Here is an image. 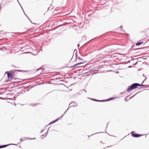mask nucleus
I'll use <instances>...</instances> for the list:
<instances>
[{"instance_id": "f257e3e1", "label": "nucleus", "mask_w": 149, "mask_h": 149, "mask_svg": "<svg viewBox=\"0 0 149 149\" xmlns=\"http://www.w3.org/2000/svg\"><path fill=\"white\" fill-rule=\"evenodd\" d=\"M139 84L137 83H134L132 84L130 87L128 88L127 89V91L128 92H130L134 89L137 88L138 86H139Z\"/></svg>"}, {"instance_id": "f03ea898", "label": "nucleus", "mask_w": 149, "mask_h": 149, "mask_svg": "<svg viewBox=\"0 0 149 149\" xmlns=\"http://www.w3.org/2000/svg\"><path fill=\"white\" fill-rule=\"evenodd\" d=\"M131 133L132 136L133 137L135 138H137L139 137L140 136L142 135L141 134H140L136 133H134V131H132Z\"/></svg>"}, {"instance_id": "7ed1b4c3", "label": "nucleus", "mask_w": 149, "mask_h": 149, "mask_svg": "<svg viewBox=\"0 0 149 149\" xmlns=\"http://www.w3.org/2000/svg\"><path fill=\"white\" fill-rule=\"evenodd\" d=\"M12 74L10 72H8L7 73V77L8 80L10 81L12 80Z\"/></svg>"}, {"instance_id": "20e7f679", "label": "nucleus", "mask_w": 149, "mask_h": 149, "mask_svg": "<svg viewBox=\"0 0 149 149\" xmlns=\"http://www.w3.org/2000/svg\"><path fill=\"white\" fill-rule=\"evenodd\" d=\"M69 106H70V107H76L77 106V103L75 102H72L69 104Z\"/></svg>"}, {"instance_id": "39448f33", "label": "nucleus", "mask_w": 149, "mask_h": 149, "mask_svg": "<svg viewBox=\"0 0 149 149\" xmlns=\"http://www.w3.org/2000/svg\"><path fill=\"white\" fill-rule=\"evenodd\" d=\"M69 109V108H68L66 110V111L63 114V115H62V116H61L60 117L61 118L63 116L65 113H66V111H68V110ZM60 117H59V118H57L56 119L54 120V123H55V122H57V121H58L59 119V118H60Z\"/></svg>"}, {"instance_id": "423d86ee", "label": "nucleus", "mask_w": 149, "mask_h": 149, "mask_svg": "<svg viewBox=\"0 0 149 149\" xmlns=\"http://www.w3.org/2000/svg\"><path fill=\"white\" fill-rule=\"evenodd\" d=\"M10 145H15V144H8V145H5L0 146V148H3L6 147H7L8 146Z\"/></svg>"}, {"instance_id": "0eeeda50", "label": "nucleus", "mask_w": 149, "mask_h": 149, "mask_svg": "<svg viewBox=\"0 0 149 149\" xmlns=\"http://www.w3.org/2000/svg\"><path fill=\"white\" fill-rule=\"evenodd\" d=\"M91 100H93L94 101H97V102H105V100H97L96 99H93V98L91 99Z\"/></svg>"}, {"instance_id": "6e6552de", "label": "nucleus", "mask_w": 149, "mask_h": 149, "mask_svg": "<svg viewBox=\"0 0 149 149\" xmlns=\"http://www.w3.org/2000/svg\"><path fill=\"white\" fill-rule=\"evenodd\" d=\"M44 69L43 66H42L39 69H37V71H38L40 70H41V71L40 72V73H41V72L44 71Z\"/></svg>"}, {"instance_id": "1a4fd4ad", "label": "nucleus", "mask_w": 149, "mask_h": 149, "mask_svg": "<svg viewBox=\"0 0 149 149\" xmlns=\"http://www.w3.org/2000/svg\"><path fill=\"white\" fill-rule=\"evenodd\" d=\"M116 98V97H111V98H110L108 99H107V100H105V101H110V100H113L115 98Z\"/></svg>"}, {"instance_id": "9d476101", "label": "nucleus", "mask_w": 149, "mask_h": 149, "mask_svg": "<svg viewBox=\"0 0 149 149\" xmlns=\"http://www.w3.org/2000/svg\"><path fill=\"white\" fill-rule=\"evenodd\" d=\"M49 130V129L47 131H48ZM47 132L45 134H43L41 136V138L42 139H43L44 137L46 136L47 135Z\"/></svg>"}, {"instance_id": "9b49d317", "label": "nucleus", "mask_w": 149, "mask_h": 149, "mask_svg": "<svg viewBox=\"0 0 149 149\" xmlns=\"http://www.w3.org/2000/svg\"><path fill=\"white\" fill-rule=\"evenodd\" d=\"M143 43V42H137L136 44V45L137 46L139 45L142 44Z\"/></svg>"}, {"instance_id": "f8f14e48", "label": "nucleus", "mask_w": 149, "mask_h": 149, "mask_svg": "<svg viewBox=\"0 0 149 149\" xmlns=\"http://www.w3.org/2000/svg\"><path fill=\"white\" fill-rule=\"evenodd\" d=\"M139 86L145 87V88H146V85H144L140 84H139Z\"/></svg>"}, {"instance_id": "ddd939ff", "label": "nucleus", "mask_w": 149, "mask_h": 149, "mask_svg": "<svg viewBox=\"0 0 149 149\" xmlns=\"http://www.w3.org/2000/svg\"><path fill=\"white\" fill-rule=\"evenodd\" d=\"M85 63V62H80L79 63H77V65H79L80 64H83V63Z\"/></svg>"}, {"instance_id": "4468645a", "label": "nucleus", "mask_w": 149, "mask_h": 149, "mask_svg": "<svg viewBox=\"0 0 149 149\" xmlns=\"http://www.w3.org/2000/svg\"><path fill=\"white\" fill-rule=\"evenodd\" d=\"M130 95L127 96L124 99V100L125 101L127 102L128 101V100L127 99V98Z\"/></svg>"}, {"instance_id": "2eb2a0df", "label": "nucleus", "mask_w": 149, "mask_h": 149, "mask_svg": "<svg viewBox=\"0 0 149 149\" xmlns=\"http://www.w3.org/2000/svg\"><path fill=\"white\" fill-rule=\"evenodd\" d=\"M77 65V63L74 65L73 66L70 67V68H73V67L76 66Z\"/></svg>"}, {"instance_id": "dca6fc26", "label": "nucleus", "mask_w": 149, "mask_h": 149, "mask_svg": "<svg viewBox=\"0 0 149 149\" xmlns=\"http://www.w3.org/2000/svg\"><path fill=\"white\" fill-rule=\"evenodd\" d=\"M29 91V89H25V90L23 91L24 93L26 92V91Z\"/></svg>"}, {"instance_id": "f3484780", "label": "nucleus", "mask_w": 149, "mask_h": 149, "mask_svg": "<svg viewBox=\"0 0 149 149\" xmlns=\"http://www.w3.org/2000/svg\"><path fill=\"white\" fill-rule=\"evenodd\" d=\"M30 105L33 107H35L36 106V104H31Z\"/></svg>"}, {"instance_id": "a211bd4d", "label": "nucleus", "mask_w": 149, "mask_h": 149, "mask_svg": "<svg viewBox=\"0 0 149 149\" xmlns=\"http://www.w3.org/2000/svg\"><path fill=\"white\" fill-rule=\"evenodd\" d=\"M77 58L79 60H82V59H81L80 57H78Z\"/></svg>"}, {"instance_id": "6ab92c4d", "label": "nucleus", "mask_w": 149, "mask_h": 149, "mask_svg": "<svg viewBox=\"0 0 149 149\" xmlns=\"http://www.w3.org/2000/svg\"><path fill=\"white\" fill-rule=\"evenodd\" d=\"M54 123H54V121L53 120V121H52V122H51V123H50L49 124V125H50V124H52Z\"/></svg>"}, {"instance_id": "aec40b11", "label": "nucleus", "mask_w": 149, "mask_h": 149, "mask_svg": "<svg viewBox=\"0 0 149 149\" xmlns=\"http://www.w3.org/2000/svg\"><path fill=\"white\" fill-rule=\"evenodd\" d=\"M17 71L19 72H24V71H24V70H17Z\"/></svg>"}, {"instance_id": "412c9836", "label": "nucleus", "mask_w": 149, "mask_h": 149, "mask_svg": "<svg viewBox=\"0 0 149 149\" xmlns=\"http://www.w3.org/2000/svg\"><path fill=\"white\" fill-rule=\"evenodd\" d=\"M139 92H138V93H136L132 97H131L129 99H131L135 95H136L138 93H139Z\"/></svg>"}, {"instance_id": "4be33fe9", "label": "nucleus", "mask_w": 149, "mask_h": 149, "mask_svg": "<svg viewBox=\"0 0 149 149\" xmlns=\"http://www.w3.org/2000/svg\"><path fill=\"white\" fill-rule=\"evenodd\" d=\"M146 77H145V79H144V80L142 82V83L141 84H143V82H144V81H145V80H146Z\"/></svg>"}, {"instance_id": "5701e85b", "label": "nucleus", "mask_w": 149, "mask_h": 149, "mask_svg": "<svg viewBox=\"0 0 149 149\" xmlns=\"http://www.w3.org/2000/svg\"><path fill=\"white\" fill-rule=\"evenodd\" d=\"M21 7H22V10H23V8H22V6H21ZM24 14L26 16H27V15H26V14H25V12H24Z\"/></svg>"}, {"instance_id": "b1692460", "label": "nucleus", "mask_w": 149, "mask_h": 149, "mask_svg": "<svg viewBox=\"0 0 149 149\" xmlns=\"http://www.w3.org/2000/svg\"><path fill=\"white\" fill-rule=\"evenodd\" d=\"M146 88H149V85H146Z\"/></svg>"}, {"instance_id": "393cba45", "label": "nucleus", "mask_w": 149, "mask_h": 149, "mask_svg": "<svg viewBox=\"0 0 149 149\" xmlns=\"http://www.w3.org/2000/svg\"><path fill=\"white\" fill-rule=\"evenodd\" d=\"M125 92V91H124V92H123V93H120V94H123V93H124Z\"/></svg>"}, {"instance_id": "a878e982", "label": "nucleus", "mask_w": 149, "mask_h": 149, "mask_svg": "<svg viewBox=\"0 0 149 149\" xmlns=\"http://www.w3.org/2000/svg\"><path fill=\"white\" fill-rule=\"evenodd\" d=\"M75 52H77V50L76 49H74V53Z\"/></svg>"}, {"instance_id": "bb28decb", "label": "nucleus", "mask_w": 149, "mask_h": 149, "mask_svg": "<svg viewBox=\"0 0 149 149\" xmlns=\"http://www.w3.org/2000/svg\"><path fill=\"white\" fill-rule=\"evenodd\" d=\"M77 47H78V48L80 46V45H79V44H78L77 45Z\"/></svg>"}, {"instance_id": "cd10ccee", "label": "nucleus", "mask_w": 149, "mask_h": 149, "mask_svg": "<svg viewBox=\"0 0 149 149\" xmlns=\"http://www.w3.org/2000/svg\"><path fill=\"white\" fill-rule=\"evenodd\" d=\"M83 90V91H85V93H86V90H85V89H84V90Z\"/></svg>"}, {"instance_id": "c85d7f7f", "label": "nucleus", "mask_w": 149, "mask_h": 149, "mask_svg": "<svg viewBox=\"0 0 149 149\" xmlns=\"http://www.w3.org/2000/svg\"><path fill=\"white\" fill-rule=\"evenodd\" d=\"M100 133H101V132H98V133H95V134H92V135H93V134H96Z\"/></svg>"}, {"instance_id": "c756f323", "label": "nucleus", "mask_w": 149, "mask_h": 149, "mask_svg": "<svg viewBox=\"0 0 149 149\" xmlns=\"http://www.w3.org/2000/svg\"><path fill=\"white\" fill-rule=\"evenodd\" d=\"M20 140L21 141H23L24 140H22V139L21 138V139H20Z\"/></svg>"}, {"instance_id": "7c9ffc66", "label": "nucleus", "mask_w": 149, "mask_h": 149, "mask_svg": "<svg viewBox=\"0 0 149 149\" xmlns=\"http://www.w3.org/2000/svg\"><path fill=\"white\" fill-rule=\"evenodd\" d=\"M17 0V1L18 2V3H19V4H20V6H21V7L22 6H21V4H20V3H19V1H18V0Z\"/></svg>"}, {"instance_id": "2f4dec72", "label": "nucleus", "mask_w": 149, "mask_h": 149, "mask_svg": "<svg viewBox=\"0 0 149 149\" xmlns=\"http://www.w3.org/2000/svg\"><path fill=\"white\" fill-rule=\"evenodd\" d=\"M108 123H107V126H106V129H107V126H108Z\"/></svg>"}, {"instance_id": "473e14b6", "label": "nucleus", "mask_w": 149, "mask_h": 149, "mask_svg": "<svg viewBox=\"0 0 149 149\" xmlns=\"http://www.w3.org/2000/svg\"><path fill=\"white\" fill-rule=\"evenodd\" d=\"M30 22L32 23V24H33V22L31 21L30 20ZM34 24H35V23H34Z\"/></svg>"}, {"instance_id": "72a5a7b5", "label": "nucleus", "mask_w": 149, "mask_h": 149, "mask_svg": "<svg viewBox=\"0 0 149 149\" xmlns=\"http://www.w3.org/2000/svg\"><path fill=\"white\" fill-rule=\"evenodd\" d=\"M63 25H59L58 26H63Z\"/></svg>"}, {"instance_id": "f704fd0d", "label": "nucleus", "mask_w": 149, "mask_h": 149, "mask_svg": "<svg viewBox=\"0 0 149 149\" xmlns=\"http://www.w3.org/2000/svg\"><path fill=\"white\" fill-rule=\"evenodd\" d=\"M26 16V17H27V18H28V19L29 20H30V19H29V17H28V16L27 15V16Z\"/></svg>"}, {"instance_id": "c9c22d12", "label": "nucleus", "mask_w": 149, "mask_h": 149, "mask_svg": "<svg viewBox=\"0 0 149 149\" xmlns=\"http://www.w3.org/2000/svg\"><path fill=\"white\" fill-rule=\"evenodd\" d=\"M111 146H107V148H109V147H111Z\"/></svg>"}, {"instance_id": "e433bc0d", "label": "nucleus", "mask_w": 149, "mask_h": 149, "mask_svg": "<svg viewBox=\"0 0 149 149\" xmlns=\"http://www.w3.org/2000/svg\"><path fill=\"white\" fill-rule=\"evenodd\" d=\"M7 99H8V100H12V99H11V98H7Z\"/></svg>"}, {"instance_id": "4c0bfd02", "label": "nucleus", "mask_w": 149, "mask_h": 149, "mask_svg": "<svg viewBox=\"0 0 149 149\" xmlns=\"http://www.w3.org/2000/svg\"><path fill=\"white\" fill-rule=\"evenodd\" d=\"M1 39H2L1 37V36H0V40H1Z\"/></svg>"}, {"instance_id": "58836bf2", "label": "nucleus", "mask_w": 149, "mask_h": 149, "mask_svg": "<svg viewBox=\"0 0 149 149\" xmlns=\"http://www.w3.org/2000/svg\"><path fill=\"white\" fill-rule=\"evenodd\" d=\"M143 77H145H145H145V76L144 75V74H143Z\"/></svg>"}, {"instance_id": "ea45409f", "label": "nucleus", "mask_w": 149, "mask_h": 149, "mask_svg": "<svg viewBox=\"0 0 149 149\" xmlns=\"http://www.w3.org/2000/svg\"><path fill=\"white\" fill-rule=\"evenodd\" d=\"M43 131H44V130H41V132H43Z\"/></svg>"}, {"instance_id": "a19ab883", "label": "nucleus", "mask_w": 149, "mask_h": 149, "mask_svg": "<svg viewBox=\"0 0 149 149\" xmlns=\"http://www.w3.org/2000/svg\"><path fill=\"white\" fill-rule=\"evenodd\" d=\"M120 27L121 28H122L123 27V26H120Z\"/></svg>"}, {"instance_id": "79ce46f5", "label": "nucleus", "mask_w": 149, "mask_h": 149, "mask_svg": "<svg viewBox=\"0 0 149 149\" xmlns=\"http://www.w3.org/2000/svg\"><path fill=\"white\" fill-rule=\"evenodd\" d=\"M35 139V138H32V139Z\"/></svg>"}, {"instance_id": "37998d69", "label": "nucleus", "mask_w": 149, "mask_h": 149, "mask_svg": "<svg viewBox=\"0 0 149 149\" xmlns=\"http://www.w3.org/2000/svg\"><path fill=\"white\" fill-rule=\"evenodd\" d=\"M131 67V66H129V67Z\"/></svg>"}, {"instance_id": "c03bdc74", "label": "nucleus", "mask_w": 149, "mask_h": 149, "mask_svg": "<svg viewBox=\"0 0 149 149\" xmlns=\"http://www.w3.org/2000/svg\"><path fill=\"white\" fill-rule=\"evenodd\" d=\"M0 98H1V99H2V97H0Z\"/></svg>"}, {"instance_id": "a18cd8bd", "label": "nucleus", "mask_w": 149, "mask_h": 149, "mask_svg": "<svg viewBox=\"0 0 149 149\" xmlns=\"http://www.w3.org/2000/svg\"><path fill=\"white\" fill-rule=\"evenodd\" d=\"M100 142L101 143L102 142V141H101Z\"/></svg>"}]
</instances>
